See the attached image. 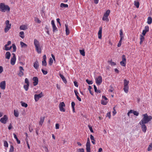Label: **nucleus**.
Segmentation results:
<instances>
[{"mask_svg": "<svg viewBox=\"0 0 152 152\" xmlns=\"http://www.w3.org/2000/svg\"><path fill=\"white\" fill-rule=\"evenodd\" d=\"M143 118L140 121L141 123L145 124H147L152 119V117L151 116H148L147 113H145L142 115Z\"/></svg>", "mask_w": 152, "mask_h": 152, "instance_id": "1", "label": "nucleus"}, {"mask_svg": "<svg viewBox=\"0 0 152 152\" xmlns=\"http://www.w3.org/2000/svg\"><path fill=\"white\" fill-rule=\"evenodd\" d=\"M10 7L7 5H5L4 3L0 4V11L3 12L10 11Z\"/></svg>", "mask_w": 152, "mask_h": 152, "instance_id": "2", "label": "nucleus"}, {"mask_svg": "<svg viewBox=\"0 0 152 152\" xmlns=\"http://www.w3.org/2000/svg\"><path fill=\"white\" fill-rule=\"evenodd\" d=\"M34 44L36 48V50L38 53H41V49L40 46L39 42L36 39L34 40Z\"/></svg>", "mask_w": 152, "mask_h": 152, "instance_id": "3", "label": "nucleus"}, {"mask_svg": "<svg viewBox=\"0 0 152 152\" xmlns=\"http://www.w3.org/2000/svg\"><path fill=\"white\" fill-rule=\"evenodd\" d=\"M110 13V10H107L105 13L104 15L103 16L102 18V20L104 21H106L108 22L109 21V20L108 18V16L109 15Z\"/></svg>", "mask_w": 152, "mask_h": 152, "instance_id": "4", "label": "nucleus"}, {"mask_svg": "<svg viewBox=\"0 0 152 152\" xmlns=\"http://www.w3.org/2000/svg\"><path fill=\"white\" fill-rule=\"evenodd\" d=\"M6 26L4 28V31L5 32H7L10 28L11 24L10 23L9 21L7 20L5 21Z\"/></svg>", "mask_w": 152, "mask_h": 152, "instance_id": "5", "label": "nucleus"}, {"mask_svg": "<svg viewBox=\"0 0 152 152\" xmlns=\"http://www.w3.org/2000/svg\"><path fill=\"white\" fill-rule=\"evenodd\" d=\"M139 124L141 125V128L142 132L144 133H145L147 129V127L145 123H144L142 122H139Z\"/></svg>", "mask_w": 152, "mask_h": 152, "instance_id": "6", "label": "nucleus"}, {"mask_svg": "<svg viewBox=\"0 0 152 152\" xmlns=\"http://www.w3.org/2000/svg\"><path fill=\"white\" fill-rule=\"evenodd\" d=\"M96 83L98 85H100L102 82V78L101 76H99L95 79Z\"/></svg>", "mask_w": 152, "mask_h": 152, "instance_id": "7", "label": "nucleus"}, {"mask_svg": "<svg viewBox=\"0 0 152 152\" xmlns=\"http://www.w3.org/2000/svg\"><path fill=\"white\" fill-rule=\"evenodd\" d=\"M126 58L125 57V56L123 55L122 56V61L120 62V64L121 65L124 66H125L126 65Z\"/></svg>", "mask_w": 152, "mask_h": 152, "instance_id": "8", "label": "nucleus"}, {"mask_svg": "<svg viewBox=\"0 0 152 152\" xmlns=\"http://www.w3.org/2000/svg\"><path fill=\"white\" fill-rule=\"evenodd\" d=\"M43 96V94L41 92L40 94H35L34 96V99L36 102L40 98Z\"/></svg>", "mask_w": 152, "mask_h": 152, "instance_id": "9", "label": "nucleus"}, {"mask_svg": "<svg viewBox=\"0 0 152 152\" xmlns=\"http://www.w3.org/2000/svg\"><path fill=\"white\" fill-rule=\"evenodd\" d=\"M51 23L52 26L53 32H54L57 31H58L57 28L55 25V22L53 20H51Z\"/></svg>", "mask_w": 152, "mask_h": 152, "instance_id": "10", "label": "nucleus"}, {"mask_svg": "<svg viewBox=\"0 0 152 152\" xmlns=\"http://www.w3.org/2000/svg\"><path fill=\"white\" fill-rule=\"evenodd\" d=\"M19 72L18 75L20 77H21L24 75L23 71L24 69L23 67L21 66L19 67Z\"/></svg>", "mask_w": 152, "mask_h": 152, "instance_id": "11", "label": "nucleus"}, {"mask_svg": "<svg viewBox=\"0 0 152 152\" xmlns=\"http://www.w3.org/2000/svg\"><path fill=\"white\" fill-rule=\"evenodd\" d=\"M8 118L6 115H4L3 118H1L0 121L3 124H5L7 121Z\"/></svg>", "mask_w": 152, "mask_h": 152, "instance_id": "12", "label": "nucleus"}, {"mask_svg": "<svg viewBox=\"0 0 152 152\" xmlns=\"http://www.w3.org/2000/svg\"><path fill=\"white\" fill-rule=\"evenodd\" d=\"M6 85L5 81H2L0 83V87L2 89L4 90L5 89Z\"/></svg>", "mask_w": 152, "mask_h": 152, "instance_id": "13", "label": "nucleus"}, {"mask_svg": "<svg viewBox=\"0 0 152 152\" xmlns=\"http://www.w3.org/2000/svg\"><path fill=\"white\" fill-rule=\"evenodd\" d=\"M149 29V27L148 26H145L144 29L143 30L142 33L143 36L145 35L146 33L148 31Z\"/></svg>", "mask_w": 152, "mask_h": 152, "instance_id": "14", "label": "nucleus"}, {"mask_svg": "<svg viewBox=\"0 0 152 152\" xmlns=\"http://www.w3.org/2000/svg\"><path fill=\"white\" fill-rule=\"evenodd\" d=\"M33 80L34 81L33 82L34 85V86H36L37 85L38 83V79L37 77H33Z\"/></svg>", "mask_w": 152, "mask_h": 152, "instance_id": "15", "label": "nucleus"}, {"mask_svg": "<svg viewBox=\"0 0 152 152\" xmlns=\"http://www.w3.org/2000/svg\"><path fill=\"white\" fill-rule=\"evenodd\" d=\"M16 61V58L12 57L11 59L10 63L12 65H15Z\"/></svg>", "mask_w": 152, "mask_h": 152, "instance_id": "16", "label": "nucleus"}, {"mask_svg": "<svg viewBox=\"0 0 152 152\" xmlns=\"http://www.w3.org/2000/svg\"><path fill=\"white\" fill-rule=\"evenodd\" d=\"M65 31L66 34L67 35H68L69 34V29L68 28V24H65Z\"/></svg>", "mask_w": 152, "mask_h": 152, "instance_id": "17", "label": "nucleus"}, {"mask_svg": "<svg viewBox=\"0 0 152 152\" xmlns=\"http://www.w3.org/2000/svg\"><path fill=\"white\" fill-rule=\"evenodd\" d=\"M27 26L24 25H23L21 26L20 27V29L21 30H25L27 29Z\"/></svg>", "mask_w": 152, "mask_h": 152, "instance_id": "18", "label": "nucleus"}, {"mask_svg": "<svg viewBox=\"0 0 152 152\" xmlns=\"http://www.w3.org/2000/svg\"><path fill=\"white\" fill-rule=\"evenodd\" d=\"M59 76L62 79L64 82L65 83H67V81L64 77L62 75H61V74H59Z\"/></svg>", "mask_w": 152, "mask_h": 152, "instance_id": "19", "label": "nucleus"}, {"mask_svg": "<svg viewBox=\"0 0 152 152\" xmlns=\"http://www.w3.org/2000/svg\"><path fill=\"white\" fill-rule=\"evenodd\" d=\"M34 67L37 69L39 67V63L38 61H36L34 64Z\"/></svg>", "mask_w": 152, "mask_h": 152, "instance_id": "20", "label": "nucleus"}, {"mask_svg": "<svg viewBox=\"0 0 152 152\" xmlns=\"http://www.w3.org/2000/svg\"><path fill=\"white\" fill-rule=\"evenodd\" d=\"M11 56V54L10 52H7L5 54V58L7 59H9Z\"/></svg>", "mask_w": 152, "mask_h": 152, "instance_id": "21", "label": "nucleus"}, {"mask_svg": "<svg viewBox=\"0 0 152 152\" xmlns=\"http://www.w3.org/2000/svg\"><path fill=\"white\" fill-rule=\"evenodd\" d=\"M124 86H129L128 84L129 83V81L125 79L124 81Z\"/></svg>", "mask_w": 152, "mask_h": 152, "instance_id": "22", "label": "nucleus"}, {"mask_svg": "<svg viewBox=\"0 0 152 152\" xmlns=\"http://www.w3.org/2000/svg\"><path fill=\"white\" fill-rule=\"evenodd\" d=\"M102 29L100 28L98 32V38L101 39L102 37Z\"/></svg>", "mask_w": 152, "mask_h": 152, "instance_id": "23", "label": "nucleus"}, {"mask_svg": "<svg viewBox=\"0 0 152 152\" xmlns=\"http://www.w3.org/2000/svg\"><path fill=\"white\" fill-rule=\"evenodd\" d=\"M90 139L91 140L92 143L93 144H95V140H94V137H93V136L91 134L90 135Z\"/></svg>", "mask_w": 152, "mask_h": 152, "instance_id": "24", "label": "nucleus"}, {"mask_svg": "<svg viewBox=\"0 0 152 152\" xmlns=\"http://www.w3.org/2000/svg\"><path fill=\"white\" fill-rule=\"evenodd\" d=\"M129 86H124L123 89L125 93H127L129 91Z\"/></svg>", "mask_w": 152, "mask_h": 152, "instance_id": "25", "label": "nucleus"}, {"mask_svg": "<svg viewBox=\"0 0 152 152\" xmlns=\"http://www.w3.org/2000/svg\"><path fill=\"white\" fill-rule=\"evenodd\" d=\"M152 22V18L150 17H149L148 18V20L147 23L149 24H150Z\"/></svg>", "mask_w": 152, "mask_h": 152, "instance_id": "26", "label": "nucleus"}, {"mask_svg": "<svg viewBox=\"0 0 152 152\" xmlns=\"http://www.w3.org/2000/svg\"><path fill=\"white\" fill-rule=\"evenodd\" d=\"M44 117H41L40 118V121L39 122V124L42 126L44 122Z\"/></svg>", "mask_w": 152, "mask_h": 152, "instance_id": "27", "label": "nucleus"}, {"mask_svg": "<svg viewBox=\"0 0 152 152\" xmlns=\"http://www.w3.org/2000/svg\"><path fill=\"white\" fill-rule=\"evenodd\" d=\"M139 3L137 1H134V5L137 8H138L139 6Z\"/></svg>", "mask_w": 152, "mask_h": 152, "instance_id": "28", "label": "nucleus"}, {"mask_svg": "<svg viewBox=\"0 0 152 152\" xmlns=\"http://www.w3.org/2000/svg\"><path fill=\"white\" fill-rule=\"evenodd\" d=\"M120 39H123L124 38V36L123 35V32L122 30L121 29L120 31Z\"/></svg>", "mask_w": 152, "mask_h": 152, "instance_id": "29", "label": "nucleus"}, {"mask_svg": "<svg viewBox=\"0 0 152 152\" xmlns=\"http://www.w3.org/2000/svg\"><path fill=\"white\" fill-rule=\"evenodd\" d=\"M87 152H90V145H86Z\"/></svg>", "mask_w": 152, "mask_h": 152, "instance_id": "30", "label": "nucleus"}, {"mask_svg": "<svg viewBox=\"0 0 152 152\" xmlns=\"http://www.w3.org/2000/svg\"><path fill=\"white\" fill-rule=\"evenodd\" d=\"M60 7H61L67 8L68 7V5L67 4H65L63 3H61L60 4Z\"/></svg>", "mask_w": 152, "mask_h": 152, "instance_id": "31", "label": "nucleus"}, {"mask_svg": "<svg viewBox=\"0 0 152 152\" xmlns=\"http://www.w3.org/2000/svg\"><path fill=\"white\" fill-rule=\"evenodd\" d=\"M108 63L110 64L112 66H115L116 65V64L115 63L113 62L112 61V60H111L110 61H108Z\"/></svg>", "mask_w": 152, "mask_h": 152, "instance_id": "32", "label": "nucleus"}, {"mask_svg": "<svg viewBox=\"0 0 152 152\" xmlns=\"http://www.w3.org/2000/svg\"><path fill=\"white\" fill-rule=\"evenodd\" d=\"M13 135H14V138L16 139V141H17V142L18 144H20V141L18 139V138L16 135L15 134V133H14L13 134Z\"/></svg>", "mask_w": 152, "mask_h": 152, "instance_id": "33", "label": "nucleus"}, {"mask_svg": "<svg viewBox=\"0 0 152 152\" xmlns=\"http://www.w3.org/2000/svg\"><path fill=\"white\" fill-rule=\"evenodd\" d=\"M20 44L21 45V47H25L26 48L27 47V45L25 44L23 42H20Z\"/></svg>", "mask_w": 152, "mask_h": 152, "instance_id": "34", "label": "nucleus"}, {"mask_svg": "<svg viewBox=\"0 0 152 152\" xmlns=\"http://www.w3.org/2000/svg\"><path fill=\"white\" fill-rule=\"evenodd\" d=\"M148 151H150L152 150V143L149 144L147 149Z\"/></svg>", "mask_w": 152, "mask_h": 152, "instance_id": "35", "label": "nucleus"}, {"mask_svg": "<svg viewBox=\"0 0 152 152\" xmlns=\"http://www.w3.org/2000/svg\"><path fill=\"white\" fill-rule=\"evenodd\" d=\"M80 54L83 56H85V52L84 50H80Z\"/></svg>", "mask_w": 152, "mask_h": 152, "instance_id": "36", "label": "nucleus"}, {"mask_svg": "<svg viewBox=\"0 0 152 152\" xmlns=\"http://www.w3.org/2000/svg\"><path fill=\"white\" fill-rule=\"evenodd\" d=\"M20 102L22 106L25 107H26L28 106V104H27L22 102Z\"/></svg>", "mask_w": 152, "mask_h": 152, "instance_id": "37", "label": "nucleus"}, {"mask_svg": "<svg viewBox=\"0 0 152 152\" xmlns=\"http://www.w3.org/2000/svg\"><path fill=\"white\" fill-rule=\"evenodd\" d=\"M14 115L16 117H18L19 116V113L18 111L14 110Z\"/></svg>", "mask_w": 152, "mask_h": 152, "instance_id": "38", "label": "nucleus"}, {"mask_svg": "<svg viewBox=\"0 0 152 152\" xmlns=\"http://www.w3.org/2000/svg\"><path fill=\"white\" fill-rule=\"evenodd\" d=\"M29 86V84H26L24 85V88L26 91H27L28 90Z\"/></svg>", "mask_w": 152, "mask_h": 152, "instance_id": "39", "label": "nucleus"}, {"mask_svg": "<svg viewBox=\"0 0 152 152\" xmlns=\"http://www.w3.org/2000/svg\"><path fill=\"white\" fill-rule=\"evenodd\" d=\"M20 35V37L22 38H23L24 37V32L23 31H21L19 33Z\"/></svg>", "mask_w": 152, "mask_h": 152, "instance_id": "40", "label": "nucleus"}, {"mask_svg": "<svg viewBox=\"0 0 152 152\" xmlns=\"http://www.w3.org/2000/svg\"><path fill=\"white\" fill-rule=\"evenodd\" d=\"M132 113H133V114L137 116L138 115L139 113L136 111H134V110H132Z\"/></svg>", "mask_w": 152, "mask_h": 152, "instance_id": "41", "label": "nucleus"}, {"mask_svg": "<svg viewBox=\"0 0 152 152\" xmlns=\"http://www.w3.org/2000/svg\"><path fill=\"white\" fill-rule=\"evenodd\" d=\"M86 81L88 84L89 85L92 84L93 83V82L92 81L89 80L88 79H86Z\"/></svg>", "mask_w": 152, "mask_h": 152, "instance_id": "42", "label": "nucleus"}, {"mask_svg": "<svg viewBox=\"0 0 152 152\" xmlns=\"http://www.w3.org/2000/svg\"><path fill=\"white\" fill-rule=\"evenodd\" d=\"M12 47L13 48V52H15L16 51V48L15 45L14 44H12Z\"/></svg>", "mask_w": 152, "mask_h": 152, "instance_id": "43", "label": "nucleus"}, {"mask_svg": "<svg viewBox=\"0 0 152 152\" xmlns=\"http://www.w3.org/2000/svg\"><path fill=\"white\" fill-rule=\"evenodd\" d=\"M65 106V104L64 102H60L59 104V107H64Z\"/></svg>", "mask_w": 152, "mask_h": 152, "instance_id": "44", "label": "nucleus"}, {"mask_svg": "<svg viewBox=\"0 0 152 152\" xmlns=\"http://www.w3.org/2000/svg\"><path fill=\"white\" fill-rule=\"evenodd\" d=\"M123 39H120V40L117 46L118 47H120L121 46V43H122V40Z\"/></svg>", "mask_w": 152, "mask_h": 152, "instance_id": "45", "label": "nucleus"}, {"mask_svg": "<svg viewBox=\"0 0 152 152\" xmlns=\"http://www.w3.org/2000/svg\"><path fill=\"white\" fill-rule=\"evenodd\" d=\"M53 61L52 58H50L49 59V64L50 65H52V64L53 63Z\"/></svg>", "mask_w": 152, "mask_h": 152, "instance_id": "46", "label": "nucleus"}, {"mask_svg": "<svg viewBox=\"0 0 152 152\" xmlns=\"http://www.w3.org/2000/svg\"><path fill=\"white\" fill-rule=\"evenodd\" d=\"M14 151V147L12 145H11L9 152H13Z\"/></svg>", "mask_w": 152, "mask_h": 152, "instance_id": "47", "label": "nucleus"}, {"mask_svg": "<svg viewBox=\"0 0 152 152\" xmlns=\"http://www.w3.org/2000/svg\"><path fill=\"white\" fill-rule=\"evenodd\" d=\"M35 21L38 23H40L41 22V21L38 18H35Z\"/></svg>", "mask_w": 152, "mask_h": 152, "instance_id": "48", "label": "nucleus"}, {"mask_svg": "<svg viewBox=\"0 0 152 152\" xmlns=\"http://www.w3.org/2000/svg\"><path fill=\"white\" fill-rule=\"evenodd\" d=\"M42 66H46L47 64L46 61H42Z\"/></svg>", "mask_w": 152, "mask_h": 152, "instance_id": "49", "label": "nucleus"}, {"mask_svg": "<svg viewBox=\"0 0 152 152\" xmlns=\"http://www.w3.org/2000/svg\"><path fill=\"white\" fill-rule=\"evenodd\" d=\"M108 102L107 101H104L102 100L101 104L104 105H106Z\"/></svg>", "mask_w": 152, "mask_h": 152, "instance_id": "50", "label": "nucleus"}, {"mask_svg": "<svg viewBox=\"0 0 152 152\" xmlns=\"http://www.w3.org/2000/svg\"><path fill=\"white\" fill-rule=\"evenodd\" d=\"M4 147H8V143L6 141H4Z\"/></svg>", "mask_w": 152, "mask_h": 152, "instance_id": "51", "label": "nucleus"}, {"mask_svg": "<svg viewBox=\"0 0 152 152\" xmlns=\"http://www.w3.org/2000/svg\"><path fill=\"white\" fill-rule=\"evenodd\" d=\"M41 70L44 75H46L48 73V72L47 71H45L43 69H42Z\"/></svg>", "mask_w": 152, "mask_h": 152, "instance_id": "52", "label": "nucleus"}, {"mask_svg": "<svg viewBox=\"0 0 152 152\" xmlns=\"http://www.w3.org/2000/svg\"><path fill=\"white\" fill-rule=\"evenodd\" d=\"M59 109L60 111L64 112L65 111V109L63 107H59Z\"/></svg>", "mask_w": 152, "mask_h": 152, "instance_id": "53", "label": "nucleus"}, {"mask_svg": "<svg viewBox=\"0 0 152 152\" xmlns=\"http://www.w3.org/2000/svg\"><path fill=\"white\" fill-rule=\"evenodd\" d=\"M77 152H84L83 148H79L77 150Z\"/></svg>", "mask_w": 152, "mask_h": 152, "instance_id": "54", "label": "nucleus"}, {"mask_svg": "<svg viewBox=\"0 0 152 152\" xmlns=\"http://www.w3.org/2000/svg\"><path fill=\"white\" fill-rule=\"evenodd\" d=\"M88 128L90 130V131L91 132L93 133L94 132L93 129H92V127L91 126V125H88Z\"/></svg>", "mask_w": 152, "mask_h": 152, "instance_id": "55", "label": "nucleus"}, {"mask_svg": "<svg viewBox=\"0 0 152 152\" xmlns=\"http://www.w3.org/2000/svg\"><path fill=\"white\" fill-rule=\"evenodd\" d=\"M7 45H5L4 46V50L7 51L10 50V49L9 48L7 47Z\"/></svg>", "mask_w": 152, "mask_h": 152, "instance_id": "56", "label": "nucleus"}, {"mask_svg": "<svg viewBox=\"0 0 152 152\" xmlns=\"http://www.w3.org/2000/svg\"><path fill=\"white\" fill-rule=\"evenodd\" d=\"M106 117H108L109 118H111L110 112H109L107 114Z\"/></svg>", "mask_w": 152, "mask_h": 152, "instance_id": "57", "label": "nucleus"}, {"mask_svg": "<svg viewBox=\"0 0 152 152\" xmlns=\"http://www.w3.org/2000/svg\"><path fill=\"white\" fill-rule=\"evenodd\" d=\"M86 145H90V141L89 138H88L87 139V142Z\"/></svg>", "mask_w": 152, "mask_h": 152, "instance_id": "58", "label": "nucleus"}, {"mask_svg": "<svg viewBox=\"0 0 152 152\" xmlns=\"http://www.w3.org/2000/svg\"><path fill=\"white\" fill-rule=\"evenodd\" d=\"M140 40L141 41H143L144 39V37H143V36H142L141 35L140 37Z\"/></svg>", "mask_w": 152, "mask_h": 152, "instance_id": "59", "label": "nucleus"}, {"mask_svg": "<svg viewBox=\"0 0 152 152\" xmlns=\"http://www.w3.org/2000/svg\"><path fill=\"white\" fill-rule=\"evenodd\" d=\"M74 91L76 96H78L79 94L77 90H75Z\"/></svg>", "mask_w": 152, "mask_h": 152, "instance_id": "60", "label": "nucleus"}, {"mask_svg": "<svg viewBox=\"0 0 152 152\" xmlns=\"http://www.w3.org/2000/svg\"><path fill=\"white\" fill-rule=\"evenodd\" d=\"M113 113L114 115H115L116 113V112L115 110V107H113Z\"/></svg>", "mask_w": 152, "mask_h": 152, "instance_id": "61", "label": "nucleus"}, {"mask_svg": "<svg viewBox=\"0 0 152 152\" xmlns=\"http://www.w3.org/2000/svg\"><path fill=\"white\" fill-rule=\"evenodd\" d=\"M74 85L76 87H78V83L77 82L75 81L74 82Z\"/></svg>", "mask_w": 152, "mask_h": 152, "instance_id": "62", "label": "nucleus"}, {"mask_svg": "<svg viewBox=\"0 0 152 152\" xmlns=\"http://www.w3.org/2000/svg\"><path fill=\"white\" fill-rule=\"evenodd\" d=\"M25 82L26 83V84H29V81L28 80L27 78H26L25 79Z\"/></svg>", "mask_w": 152, "mask_h": 152, "instance_id": "63", "label": "nucleus"}, {"mask_svg": "<svg viewBox=\"0 0 152 152\" xmlns=\"http://www.w3.org/2000/svg\"><path fill=\"white\" fill-rule=\"evenodd\" d=\"M59 124H56V129H58L59 128Z\"/></svg>", "mask_w": 152, "mask_h": 152, "instance_id": "64", "label": "nucleus"}]
</instances>
